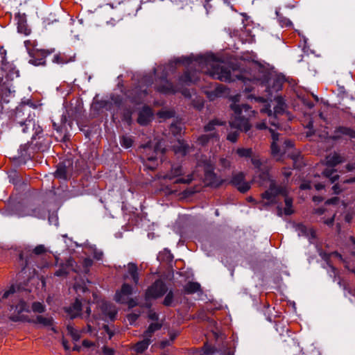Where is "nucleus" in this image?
Masks as SVG:
<instances>
[{
	"instance_id": "obj_41",
	"label": "nucleus",
	"mask_w": 355,
	"mask_h": 355,
	"mask_svg": "<svg viewBox=\"0 0 355 355\" xmlns=\"http://www.w3.org/2000/svg\"><path fill=\"white\" fill-rule=\"evenodd\" d=\"M239 135V133L238 131L230 132L227 135V139L234 143L237 141Z\"/></svg>"
},
{
	"instance_id": "obj_14",
	"label": "nucleus",
	"mask_w": 355,
	"mask_h": 355,
	"mask_svg": "<svg viewBox=\"0 0 355 355\" xmlns=\"http://www.w3.org/2000/svg\"><path fill=\"white\" fill-rule=\"evenodd\" d=\"M157 89L164 94H173L180 90L179 87H174L171 83L165 78L161 80V83L157 87Z\"/></svg>"
},
{
	"instance_id": "obj_40",
	"label": "nucleus",
	"mask_w": 355,
	"mask_h": 355,
	"mask_svg": "<svg viewBox=\"0 0 355 355\" xmlns=\"http://www.w3.org/2000/svg\"><path fill=\"white\" fill-rule=\"evenodd\" d=\"M173 299V293L172 291H169L164 298L163 304L165 306H171Z\"/></svg>"
},
{
	"instance_id": "obj_32",
	"label": "nucleus",
	"mask_w": 355,
	"mask_h": 355,
	"mask_svg": "<svg viewBox=\"0 0 355 355\" xmlns=\"http://www.w3.org/2000/svg\"><path fill=\"white\" fill-rule=\"evenodd\" d=\"M162 327V324L159 322L151 323L147 330L144 332V336H147L150 339L153 336L155 331L159 330Z\"/></svg>"
},
{
	"instance_id": "obj_29",
	"label": "nucleus",
	"mask_w": 355,
	"mask_h": 355,
	"mask_svg": "<svg viewBox=\"0 0 355 355\" xmlns=\"http://www.w3.org/2000/svg\"><path fill=\"white\" fill-rule=\"evenodd\" d=\"M184 289L187 294H192L200 290V285L197 282H189L184 286Z\"/></svg>"
},
{
	"instance_id": "obj_17",
	"label": "nucleus",
	"mask_w": 355,
	"mask_h": 355,
	"mask_svg": "<svg viewBox=\"0 0 355 355\" xmlns=\"http://www.w3.org/2000/svg\"><path fill=\"white\" fill-rule=\"evenodd\" d=\"M153 117V112L148 107H144L139 113V117L137 119L138 123L140 125H147Z\"/></svg>"
},
{
	"instance_id": "obj_38",
	"label": "nucleus",
	"mask_w": 355,
	"mask_h": 355,
	"mask_svg": "<svg viewBox=\"0 0 355 355\" xmlns=\"http://www.w3.org/2000/svg\"><path fill=\"white\" fill-rule=\"evenodd\" d=\"M53 62L57 64H64L67 60L64 55L57 54L53 56Z\"/></svg>"
},
{
	"instance_id": "obj_3",
	"label": "nucleus",
	"mask_w": 355,
	"mask_h": 355,
	"mask_svg": "<svg viewBox=\"0 0 355 355\" xmlns=\"http://www.w3.org/2000/svg\"><path fill=\"white\" fill-rule=\"evenodd\" d=\"M231 108L234 111V116L230 122L231 127L245 132L249 131L251 128L249 119L255 114V112L251 110L245 104L239 105L234 103Z\"/></svg>"
},
{
	"instance_id": "obj_45",
	"label": "nucleus",
	"mask_w": 355,
	"mask_h": 355,
	"mask_svg": "<svg viewBox=\"0 0 355 355\" xmlns=\"http://www.w3.org/2000/svg\"><path fill=\"white\" fill-rule=\"evenodd\" d=\"M139 318V314L130 313L128 315L127 320L130 324H132Z\"/></svg>"
},
{
	"instance_id": "obj_7",
	"label": "nucleus",
	"mask_w": 355,
	"mask_h": 355,
	"mask_svg": "<svg viewBox=\"0 0 355 355\" xmlns=\"http://www.w3.org/2000/svg\"><path fill=\"white\" fill-rule=\"evenodd\" d=\"M275 101L276 102V105L274 107V112L272 113L271 110L270 109V105L266 103L263 108L260 110L261 113L262 114H267L269 119L268 123L275 128H278V120H277V116L279 114H282L286 108L285 103L283 100V98L280 96H277L275 98Z\"/></svg>"
},
{
	"instance_id": "obj_34",
	"label": "nucleus",
	"mask_w": 355,
	"mask_h": 355,
	"mask_svg": "<svg viewBox=\"0 0 355 355\" xmlns=\"http://www.w3.org/2000/svg\"><path fill=\"white\" fill-rule=\"evenodd\" d=\"M32 310L35 313H42L45 311V306L41 302H35L32 304Z\"/></svg>"
},
{
	"instance_id": "obj_25",
	"label": "nucleus",
	"mask_w": 355,
	"mask_h": 355,
	"mask_svg": "<svg viewBox=\"0 0 355 355\" xmlns=\"http://www.w3.org/2000/svg\"><path fill=\"white\" fill-rule=\"evenodd\" d=\"M28 322L34 324H40L43 327H51L53 325V320L51 317L37 315L35 319L29 320Z\"/></svg>"
},
{
	"instance_id": "obj_31",
	"label": "nucleus",
	"mask_w": 355,
	"mask_h": 355,
	"mask_svg": "<svg viewBox=\"0 0 355 355\" xmlns=\"http://www.w3.org/2000/svg\"><path fill=\"white\" fill-rule=\"evenodd\" d=\"M232 165L231 160L227 157H221L218 160V168L220 171H225L230 168Z\"/></svg>"
},
{
	"instance_id": "obj_5",
	"label": "nucleus",
	"mask_w": 355,
	"mask_h": 355,
	"mask_svg": "<svg viewBox=\"0 0 355 355\" xmlns=\"http://www.w3.org/2000/svg\"><path fill=\"white\" fill-rule=\"evenodd\" d=\"M278 196H282L285 198L284 214L286 215L291 214L293 213V200L288 196L287 188L284 186L276 185L273 181H270L269 189L262 194L263 198L267 200L266 203H275L277 202L276 197Z\"/></svg>"
},
{
	"instance_id": "obj_58",
	"label": "nucleus",
	"mask_w": 355,
	"mask_h": 355,
	"mask_svg": "<svg viewBox=\"0 0 355 355\" xmlns=\"http://www.w3.org/2000/svg\"><path fill=\"white\" fill-rule=\"evenodd\" d=\"M31 44V42L30 40H26L24 42V44L26 46L28 51H31L32 49H30L29 45Z\"/></svg>"
},
{
	"instance_id": "obj_63",
	"label": "nucleus",
	"mask_w": 355,
	"mask_h": 355,
	"mask_svg": "<svg viewBox=\"0 0 355 355\" xmlns=\"http://www.w3.org/2000/svg\"><path fill=\"white\" fill-rule=\"evenodd\" d=\"M90 313H91V309L89 307H87L86 308V313H87V316H89L90 315Z\"/></svg>"
},
{
	"instance_id": "obj_11",
	"label": "nucleus",
	"mask_w": 355,
	"mask_h": 355,
	"mask_svg": "<svg viewBox=\"0 0 355 355\" xmlns=\"http://www.w3.org/2000/svg\"><path fill=\"white\" fill-rule=\"evenodd\" d=\"M244 173L242 172L233 174L230 184L236 187L241 193H245L250 189L249 182L244 181Z\"/></svg>"
},
{
	"instance_id": "obj_51",
	"label": "nucleus",
	"mask_w": 355,
	"mask_h": 355,
	"mask_svg": "<svg viewBox=\"0 0 355 355\" xmlns=\"http://www.w3.org/2000/svg\"><path fill=\"white\" fill-rule=\"evenodd\" d=\"M148 318L150 319V320H158V315L155 313V312H153V311H150L149 313H148Z\"/></svg>"
},
{
	"instance_id": "obj_54",
	"label": "nucleus",
	"mask_w": 355,
	"mask_h": 355,
	"mask_svg": "<svg viewBox=\"0 0 355 355\" xmlns=\"http://www.w3.org/2000/svg\"><path fill=\"white\" fill-rule=\"evenodd\" d=\"M335 214L329 219H327L324 221V223L327 225H332L334 220Z\"/></svg>"
},
{
	"instance_id": "obj_12",
	"label": "nucleus",
	"mask_w": 355,
	"mask_h": 355,
	"mask_svg": "<svg viewBox=\"0 0 355 355\" xmlns=\"http://www.w3.org/2000/svg\"><path fill=\"white\" fill-rule=\"evenodd\" d=\"M31 59L29 62L35 66L43 65L46 62V57L47 53L44 50H39L37 49H32L29 51Z\"/></svg>"
},
{
	"instance_id": "obj_62",
	"label": "nucleus",
	"mask_w": 355,
	"mask_h": 355,
	"mask_svg": "<svg viewBox=\"0 0 355 355\" xmlns=\"http://www.w3.org/2000/svg\"><path fill=\"white\" fill-rule=\"evenodd\" d=\"M276 82H277V87L276 88V90H278L280 87V85H281V83H280V80L279 79H276Z\"/></svg>"
},
{
	"instance_id": "obj_46",
	"label": "nucleus",
	"mask_w": 355,
	"mask_h": 355,
	"mask_svg": "<svg viewBox=\"0 0 355 355\" xmlns=\"http://www.w3.org/2000/svg\"><path fill=\"white\" fill-rule=\"evenodd\" d=\"M170 130L173 135H178L180 133L182 128L176 124H172Z\"/></svg>"
},
{
	"instance_id": "obj_50",
	"label": "nucleus",
	"mask_w": 355,
	"mask_h": 355,
	"mask_svg": "<svg viewBox=\"0 0 355 355\" xmlns=\"http://www.w3.org/2000/svg\"><path fill=\"white\" fill-rule=\"evenodd\" d=\"M103 352L105 355H114V349L107 347H103Z\"/></svg>"
},
{
	"instance_id": "obj_60",
	"label": "nucleus",
	"mask_w": 355,
	"mask_h": 355,
	"mask_svg": "<svg viewBox=\"0 0 355 355\" xmlns=\"http://www.w3.org/2000/svg\"><path fill=\"white\" fill-rule=\"evenodd\" d=\"M74 288H75V289L76 290V291H78V290H80V289H82V291H83V292H85V291H86V289H85V288H83H83H80V286L79 285H78V284H76V285L74 286Z\"/></svg>"
},
{
	"instance_id": "obj_52",
	"label": "nucleus",
	"mask_w": 355,
	"mask_h": 355,
	"mask_svg": "<svg viewBox=\"0 0 355 355\" xmlns=\"http://www.w3.org/2000/svg\"><path fill=\"white\" fill-rule=\"evenodd\" d=\"M338 197H334V198H331L329 200H327L326 201V204H328V205H330V204H336L337 203V202L338 201Z\"/></svg>"
},
{
	"instance_id": "obj_53",
	"label": "nucleus",
	"mask_w": 355,
	"mask_h": 355,
	"mask_svg": "<svg viewBox=\"0 0 355 355\" xmlns=\"http://www.w3.org/2000/svg\"><path fill=\"white\" fill-rule=\"evenodd\" d=\"M83 345L85 347H90L94 345V343L91 341H89V340H83Z\"/></svg>"
},
{
	"instance_id": "obj_30",
	"label": "nucleus",
	"mask_w": 355,
	"mask_h": 355,
	"mask_svg": "<svg viewBox=\"0 0 355 355\" xmlns=\"http://www.w3.org/2000/svg\"><path fill=\"white\" fill-rule=\"evenodd\" d=\"M236 153L241 158H250L253 155L252 149L250 148H238Z\"/></svg>"
},
{
	"instance_id": "obj_24",
	"label": "nucleus",
	"mask_w": 355,
	"mask_h": 355,
	"mask_svg": "<svg viewBox=\"0 0 355 355\" xmlns=\"http://www.w3.org/2000/svg\"><path fill=\"white\" fill-rule=\"evenodd\" d=\"M228 351L230 350L227 349L224 354H222L219 352L215 347L206 342L202 347L199 355H225Z\"/></svg>"
},
{
	"instance_id": "obj_64",
	"label": "nucleus",
	"mask_w": 355,
	"mask_h": 355,
	"mask_svg": "<svg viewBox=\"0 0 355 355\" xmlns=\"http://www.w3.org/2000/svg\"><path fill=\"white\" fill-rule=\"evenodd\" d=\"M291 173L290 171H285V172H284V175L286 178L289 177V176L291 175Z\"/></svg>"
},
{
	"instance_id": "obj_19",
	"label": "nucleus",
	"mask_w": 355,
	"mask_h": 355,
	"mask_svg": "<svg viewBox=\"0 0 355 355\" xmlns=\"http://www.w3.org/2000/svg\"><path fill=\"white\" fill-rule=\"evenodd\" d=\"M81 302L76 299L75 302L70 306L65 309L68 315L71 318H75L81 314Z\"/></svg>"
},
{
	"instance_id": "obj_44",
	"label": "nucleus",
	"mask_w": 355,
	"mask_h": 355,
	"mask_svg": "<svg viewBox=\"0 0 355 355\" xmlns=\"http://www.w3.org/2000/svg\"><path fill=\"white\" fill-rule=\"evenodd\" d=\"M45 252H46V249H45L44 246L42 245H39L36 246L33 250V252L37 255L44 254Z\"/></svg>"
},
{
	"instance_id": "obj_47",
	"label": "nucleus",
	"mask_w": 355,
	"mask_h": 355,
	"mask_svg": "<svg viewBox=\"0 0 355 355\" xmlns=\"http://www.w3.org/2000/svg\"><path fill=\"white\" fill-rule=\"evenodd\" d=\"M251 158V162H252V164L256 167V168H259L261 165V162L260 161V159L258 158V157H254L253 155L252 156Z\"/></svg>"
},
{
	"instance_id": "obj_43",
	"label": "nucleus",
	"mask_w": 355,
	"mask_h": 355,
	"mask_svg": "<svg viewBox=\"0 0 355 355\" xmlns=\"http://www.w3.org/2000/svg\"><path fill=\"white\" fill-rule=\"evenodd\" d=\"M55 176L58 178H63L64 179L66 178V170L64 168H59L56 170L55 172Z\"/></svg>"
},
{
	"instance_id": "obj_6",
	"label": "nucleus",
	"mask_w": 355,
	"mask_h": 355,
	"mask_svg": "<svg viewBox=\"0 0 355 355\" xmlns=\"http://www.w3.org/2000/svg\"><path fill=\"white\" fill-rule=\"evenodd\" d=\"M224 123L218 119L210 121L204 127V131L206 132L198 138V143L201 146H205L209 142L218 141L219 136L216 130V126L223 125Z\"/></svg>"
},
{
	"instance_id": "obj_33",
	"label": "nucleus",
	"mask_w": 355,
	"mask_h": 355,
	"mask_svg": "<svg viewBox=\"0 0 355 355\" xmlns=\"http://www.w3.org/2000/svg\"><path fill=\"white\" fill-rule=\"evenodd\" d=\"M120 143L122 146H123L124 148H128L132 146L133 139L130 136L124 135L121 137Z\"/></svg>"
},
{
	"instance_id": "obj_56",
	"label": "nucleus",
	"mask_w": 355,
	"mask_h": 355,
	"mask_svg": "<svg viewBox=\"0 0 355 355\" xmlns=\"http://www.w3.org/2000/svg\"><path fill=\"white\" fill-rule=\"evenodd\" d=\"M260 178L261 179H263V180H266V179H268L269 178V175H268V173H263L261 175H260Z\"/></svg>"
},
{
	"instance_id": "obj_61",
	"label": "nucleus",
	"mask_w": 355,
	"mask_h": 355,
	"mask_svg": "<svg viewBox=\"0 0 355 355\" xmlns=\"http://www.w3.org/2000/svg\"><path fill=\"white\" fill-rule=\"evenodd\" d=\"M315 187L317 190H320L324 188V185L322 184H317L315 185Z\"/></svg>"
},
{
	"instance_id": "obj_22",
	"label": "nucleus",
	"mask_w": 355,
	"mask_h": 355,
	"mask_svg": "<svg viewBox=\"0 0 355 355\" xmlns=\"http://www.w3.org/2000/svg\"><path fill=\"white\" fill-rule=\"evenodd\" d=\"M269 131L271 133L272 142L271 144V153L273 157L278 159V156L280 155V149L277 146V141H279V134L275 132V130L272 128H269Z\"/></svg>"
},
{
	"instance_id": "obj_4",
	"label": "nucleus",
	"mask_w": 355,
	"mask_h": 355,
	"mask_svg": "<svg viewBox=\"0 0 355 355\" xmlns=\"http://www.w3.org/2000/svg\"><path fill=\"white\" fill-rule=\"evenodd\" d=\"M141 8L137 0H119L114 8L111 20L114 22L130 19L136 16L137 12Z\"/></svg>"
},
{
	"instance_id": "obj_28",
	"label": "nucleus",
	"mask_w": 355,
	"mask_h": 355,
	"mask_svg": "<svg viewBox=\"0 0 355 355\" xmlns=\"http://www.w3.org/2000/svg\"><path fill=\"white\" fill-rule=\"evenodd\" d=\"M104 313L107 315L111 320H113L117 313L115 306L110 303H104L103 306Z\"/></svg>"
},
{
	"instance_id": "obj_59",
	"label": "nucleus",
	"mask_w": 355,
	"mask_h": 355,
	"mask_svg": "<svg viewBox=\"0 0 355 355\" xmlns=\"http://www.w3.org/2000/svg\"><path fill=\"white\" fill-rule=\"evenodd\" d=\"M284 144L286 145V147H292L293 146L292 142L289 140H285Z\"/></svg>"
},
{
	"instance_id": "obj_23",
	"label": "nucleus",
	"mask_w": 355,
	"mask_h": 355,
	"mask_svg": "<svg viewBox=\"0 0 355 355\" xmlns=\"http://www.w3.org/2000/svg\"><path fill=\"white\" fill-rule=\"evenodd\" d=\"M184 171L182 166L179 164H173L171 171L163 175V178L173 180L174 178L182 175Z\"/></svg>"
},
{
	"instance_id": "obj_2",
	"label": "nucleus",
	"mask_w": 355,
	"mask_h": 355,
	"mask_svg": "<svg viewBox=\"0 0 355 355\" xmlns=\"http://www.w3.org/2000/svg\"><path fill=\"white\" fill-rule=\"evenodd\" d=\"M2 299H11L12 302L10 304V316L9 318L14 322L27 321L29 319L27 315L23 313H28L29 306L21 299L19 295L16 293L15 288L12 286L8 291L3 294Z\"/></svg>"
},
{
	"instance_id": "obj_26",
	"label": "nucleus",
	"mask_w": 355,
	"mask_h": 355,
	"mask_svg": "<svg viewBox=\"0 0 355 355\" xmlns=\"http://www.w3.org/2000/svg\"><path fill=\"white\" fill-rule=\"evenodd\" d=\"M151 340L147 336H144V340L137 343L134 346L135 351L138 354L143 353L149 346Z\"/></svg>"
},
{
	"instance_id": "obj_36",
	"label": "nucleus",
	"mask_w": 355,
	"mask_h": 355,
	"mask_svg": "<svg viewBox=\"0 0 355 355\" xmlns=\"http://www.w3.org/2000/svg\"><path fill=\"white\" fill-rule=\"evenodd\" d=\"M217 324L216 322L214 321H211L210 322V325H209V328L211 329V331L212 332L213 334V336L214 337L215 339H218L220 336L219 334V330L218 329V327H216Z\"/></svg>"
},
{
	"instance_id": "obj_1",
	"label": "nucleus",
	"mask_w": 355,
	"mask_h": 355,
	"mask_svg": "<svg viewBox=\"0 0 355 355\" xmlns=\"http://www.w3.org/2000/svg\"><path fill=\"white\" fill-rule=\"evenodd\" d=\"M188 69L180 77L179 83L181 85H188L198 81V72L201 71L208 74L214 79L224 82L242 80L245 84L263 83L268 80V71L260 64L254 63L249 71L245 70L239 73H235L236 70L226 63L218 60L212 55L200 56L195 59H187Z\"/></svg>"
},
{
	"instance_id": "obj_37",
	"label": "nucleus",
	"mask_w": 355,
	"mask_h": 355,
	"mask_svg": "<svg viewBox=\"0 0 355 355\" xmlns=\"http://www.w3.org/2000/svg\"><path fill=\"white\" fill-rule=\"evenodd\" d=\"M67 331L74 340L77 341L80 339V336L79 332L77 330H76L73 327L68 326Z\"/></svg>"
},
{
	"instance_id": "obj_13",
	"label": "nucleus",
	"mask_w": 355,
	"mask_h": 355,
	"mask_svg": "<svg viewBox=\"0 0 355 355\" xmlns=\"http://www.w3.org/2000/svg\"><path fill=\"white\" fill-rule=\"evenodd\" d=\"M355 137V131L348 127L340 126L334 130L331 138L334 140L340 139H352Z\"/></svg>"
},
{
	"instance_id": "obj_57",
	"label": "nucleus",
	"mask_w": 355,
	"mask_h": 355,
	"mask_svg": "<svg viewBox=\"0 0 355 355\" xmlns=\"http://www.w3.org/2000/svg\"><path fill=\"white\" fill-rule=\"evenodd\" d=\"M62 345L64 347L65 349H69V347L68 345V342L66 341L64 339L62 340Z\"/></svg>"
},
{
	"instance_id": "obj_18",
	"label": "nucleus",
	"mask_w": 355,
	"mask_h": 355,
	"mask_svg": "<svg viewBox=\"0 0 355 355\" xmlns=\"http://www.w3.org/2000/svg\"><path fill=\"white\" fill-rule=\"evenodd\" d=\"M295 231L297 232L298 236H305L309 240L315 237V233L311 228H308L302 224H298L295 226Z\"/></svg>"
},
{
	"instance_id": "obj_10",
	"label": "nucleus",
	"mask_w": 355,
	"mask_h": 355,
	"mask_svg": "<svg viewBox=\"0 0 355 355\" xmlns=\"http://www.w3.org/2000/svg\"><path fill=\"white\" fill-rule=\"evenodd\" d=\"M167 291L165 284L160 281H156L146 291L147 298H157L162 296Z\"/></svg>"
},
{
	"instance_id": "obj_35",
	"label": "nucleus",
	"mask_w": 355,
	"mask_h": 355,
	"mask_svg": "<svg viewBox=\"0 0 355 355\" xmlns=\"http://www.w3.org/2000/svg\"><path fill=\"white\" fill-rule=\"evenodd\" d=\"M193 180V174H189L186 178H178L175 182L177 184H189Z\"/></svg>"
},
{
	"instance_id": "obj_20",
	"label": "nucleus",
	"mask_w": 355,
	"mask_h": 355,
	"mask_svg": "<svg viewBox=\"0 0 355 355\" xmlns=\"http://www.w3.org/2000/svg\"><path fill=\"white\" fill-rule=\"evenodd\" d=\"M127 274L125 275V278L131 277L133 282L135 284H137L139 282V273H138V268L135 263H129L127 265Z\"/></svg>"
},
{
	"instance_id": "obj_42",
	"label": "nucleus",
	"mask_w": 355,
	"mask_h": 355,
	"mask_svg": "<svg viewBox=\"0 0 355 355\" xmlns=\"http://www.w3.org/2000/svg\"><path fill=\"white\" fill-rule=\"evenodd\" d=\"M180 147L178 149L175 150V153H180L182 155H186V153L188 150V148H189V146L187 144H184V143H180Z\"/></svg>"
},
{
	"instance_id": "obj_16",
	"label": "nucleus",
	"mask_w": 355,
	"mask_h": 355,
	"mask_svg": "<svg viewBox=\"0 0 355 355\" xmlns=\"http://www.w3.org/2000/svg\"><path fill=\"white\" fill-rule=\"evenodd\" d=\"M345 162V158L340 154L334 152L327 155L325 158L327 166L334 167L336 165Z\"/></svg>"
},
{
	"instance_id": "obj_21",
	"label": "nucleus",
	"mask_w": 355,
	"mask_h": 355,
	"mask_svg": "<svg viewBox=\"0 0 355 355\" xmlns=\"http://www.w3.org/2000/svg\"><path fill=\"white\" fill-rule=\"evenodd\" d=\"M75 261L72 259H69L64 265H62L60 268L57 270L55 272V275L58 277L66 276L69 273V269L75 270L74 268Z\"/></svg>"
},
{
	"instance_id": "obj_27",
	"label": "nucleus",
	"mask_w": 355,
	"mask_h": 355,
	"mask_svg": "<svg viewBox=\"0 0 355 355\" xmlns=\"http://www.w3.org/2000/svg\"><path fill=\"white\" fill-rule=\"evenodd\" d=\"M333 168L334 167L327 166L322 171V175L324 177H326L327 178H329V180H330L331 183H333L335 181H336L338 179V178H339V175L336 173V170H335Z\"/></svg>"
},
{
	"instance_id": "obj_48",
	"label": "nucleus",
	"mask_w": 355,
	"mask_h": 355,
	"mask_svg": "<svg viewBox=\"0 0 355 355\" xmlns=\"http://www.w3.org/2000/svg\"><path fill=\"white\" fill-rule=\"evenodd\" d=\"M18 31L20 33H24L25 35H28L31 32L29 29L25 28L24 26L21 24H19Z\"/></svg>"
},
{
	"instance_id": "obj_55",
	"label": "nucleus",
	"mask_w": 355,
	"mask_h": 355,
	"mask_svg": "<svg viewBox=\"0 0 355 355\" xmlns=\"http://www.w3.org/2000/svg\"><path fill=\"white\" fill-rule=\"evenodd\" d=\"M332 189L335 193H339L340 192V189L338 184H335L334 186H333Z\"/></svg>"
},
{
	"instance_id": "obj_15",
	"label": "nucleus",
	"mask_w": 355,
	"mask_h": 355,
	"mask_svg": "<svg viewBox=\"0 0 355 355\" xmlns=\"http://www.w3.org/2000/svg\"><path fill=\"white\" fill-rule=\"evenodd\" d=\"M132 286L128 284H123L119 291H117L115 294V300L118 302L124 303L126 300L125 296H128L132 293Z\"/></svg>"
},
{
	"instance_id": "obj_39",
	"label": "nucleus",
	"mask_w": 355,
	"mask_h": 355,
	"mask_svg": "<svg viewBox=\"0 0 355 355\" xmlns=\"http://www.w3.org/2000/svg\"><path fill=\"white\" fill-rule=\"evenodd\" d=\"M21 125L24 126L22 131L24 132H27L29 128H33L35 127V123L32 120H26L25 122L22 123Z\"/></svg>"
},
{
	"instance_id": "obj_49",
	"label": "nucleus",
	"mask_w": 355,
	"mask_h": 355,
	"mask_svg": "<svg viewBox=\"0 0 355 355\" xmlns=\"http://www.w3.org/2000/svg\"><path fill=\"white\" fill-rule=\"evenodd\" d=\"M256 128L259 130H263L268 128L266 121L264 120L262 122L257 123L256 125Z\"/></svg>"
},
{
	"instance_id": "obj_9",
	"label": "nucleus",
	"mask_w": 355,
	"mask_h": 355,
	"mask_svg": "<svg viewBox=\"0 0 355 355\" xmlns=\"http://www.w3.org/2000/svg\"><path fill=\"white\" fill-rule=\"evenodd\" d=\"M199 166H202L205 171V180L208 185L212 187H218L219 184L217 182L216 175L214 172V165L210 161L206 160L203 162L202 166L199 164Z\"/></svg>"
},
{
	"instance_id": "obj_8",
	"label": "nucleus",
	"mask_w": 355,
	"mask_h": 355,
	"mask_svg": "<svg viewBox=\"0 0 355 355\" xmlns=\"http://www.w3.org/2000/svg\"><path fill=\"white\" fill-rule=\"evenodd\" d=\"M141 148L144 149L143 157L147 161L154 162L159 156L162 155L164 152V148H161L160 143H157L153 146L151 143L143 145Z\"/></svg>"
}]
</instances>
